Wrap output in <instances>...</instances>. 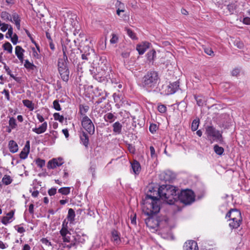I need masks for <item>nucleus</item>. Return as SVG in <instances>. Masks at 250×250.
Instances as JSON below:
<instances>
[{
    "mask_svg": "<svg viewBox=\"0 0 250 250\" xmlns=\"http://www.w3.org/2000/svg\"><path fill=\"white\" fill-rule=\"evenodd\" d=\"M9 25L8 24H6V23H1V27H0V30L2 31V32H5L7 30V29H8L9 28Z\"/></svg>",
    "mask_w": 250,
    "mask_h": 250,
    "instance_id": "obj_58",
    "label": "nucleus"
},
{
    "mask_svg": "<svg viewBox=\"0 0 250 250\" xmlns=\"http://www.w3.org/2000/svg\"><path fill=\"white\" fill-rule=\"evenodd\" d=\"M113 131L116 134H120L121 133L122 129V124L118 121L114 123L113 125Z\"/></svg>",
    "mask_w": 250,
    "mask_h": 250,
    "instance_id": "obj_25",
    "label": "nucleus"
},
{
    "mask_svg": "<svg viewBox=\"0 0 250 250\" xmlns=\"http://www.w3.org/2000/svg\"><path fill=\"white\" fill-rule=\"evenodd\" d=\"M53 117L55 120L59 121L61 123L63 122L64 117L62 115H61L59 113H55L53 114Z\"/></svg>",
    "mask_w": 250,
    "mask_h": 250,
    "instance_id": "obj_40",
    "label": "nucleus"
},
{
    "mask_svg": "<svg viewBox=\"0 0 250 250\" xmlns=\"http://www.w3.org/2000/svg\"><path fill=\"white\" fill-rule=\"evenodd\" d=\"M183 249L184 250H198L197 243L193 240H190L186 242Z\"/></svg>",
    "mask_w": 250,
    "mask_h": 250,
    "instance_id": "obj_14",
    "label": "nucleus"
},
{
    "mask_svg": "<svg viewBox=\"0 0 250 250\" xmlns=\"http://www.w3.org/2000/svg\"><path fill=\"white\" fill-rule=\"evenodd\" d=\"M80 49L82 54L83 60L88 61L90 60L92 56L94 55V51L90 48L88 46H83V43L81 42L80 44Z\"/></svg>",
    "mask_w": 250,
    "mask_h": 250,
    "instance_id": "obj_9",
    "label": "nucleus"
},
{
    "mask_svg": "<svg viewBox=\"0 0 250 250\" xmlns=\"http://www.w3.org/2000/svg\"><path fill=\"white\" fill-rule=\"evenodd\" d=\"M45 161L44 160L38 158L36 160V164L40 168L42 167L45 165Z\"/></svg>",
    "mask_w": 250,
    "mask_h": 250,
    "instance_id": "obj_43",
    "label": "nucleus"
},
{
    "mask_svg": "<svg viewBox=\"0 0 250 250\" xmlns=\"http://www.w3.org/2000/svg\"><path fill=\"white\" fill-rule=\"evenodd\" d=\"M234 43L235 45L240 49L242 48L244 46L243 43L239 41H235Z\"/></svg>",
    "mask_w": 250,
    "mask_h": 250,
    "instance_id": "obj_60",
    "label": "nucleus"
},
{
    "mask_svg": "<svg viewBox=\"0 0 250 250\" xmlns=\"http://www.w3.org/2000/svg\"><path fill=\"white\" fill-rule=\"evenodd\" d=\"M159 80V77L157 72L149 71L143 77L141 84L148 92H150L156 87Z\"/></svg>",
    "mask_w": 250,
    "mask_h": 250,
    "instance_id": "obj_4",
    "label": "nucleus"
},
{
    "mask_svg": "<svg viewBox=\"0 0 250 250\" xmlns=\"http://www.w3.org/2000/svg\"><path fill=\"white\" fill-rule=\"evenodd\" d=\"M28 154L29 153L28 152H24L23 151H21L20 154V157L21 159H25L27 157Z\"/></svg>",
    "mask_w": 250,
    "mask_h": 250,
    "instance_id": "obj_62",
    "label": "nucleus"
},
{
    "mask_svg": "<svg viewBox=\"0 0 250 250\" xmlns=\"http://www.w3.org/2000/svg\"><path fill=\"white\" fill-rule=\"evenodd\" d=\"M22 103L23 105L29 108L30 111H33L34 107V104H33L32 102L29 100H22Z\"/></svg>",
    "mask_w": 250,
    "mask_h": 250,
    "instance_id": "obj_31",
    "label": "nucleus"
},
{
    "mask_svg": "<svg viewBox=\"0 0 250 250\" xmlns=\"http://www.w3.org/2000/svg\"><path fill=\"white\" fill-rule=\"evenodd\" d=\"M146 60L149 64H153L156 58V52L152 49L146 54Z\"/></svg>",
    "mask_w": 250,
    "mask_h": 250,
    "instance_id": "obj_16",
    "label": "nucleus"
},
{
    "mask_svg": "<svg viewBox=\"0 0 250 250\" xmlns=\"http://www.w3.org/2000/svg\"><path fill=\"white\" fill-rule=\"evenodd\" d=\"M130 165L133 173L135 175H138L141 170V167L139 162L136 160H134L130 162Z\"/></svg>",
    "mask_w": 250,
    "mask_h": 250,
    "instance_id": "obj_17",
    "label": "nucleus"
},
{
    "mask_svg": "<svg viewBox=\"0 0 250 250\" xmlns=\"http://www.w3.org/2000/svg\"><path fill=\"white\" fill-rule=\"evenodd\" d=\"M30 151V141H27L26 142L25 145L24 146L22 150L21 151H23L24 152L29 153Z\"/></svg>",
    "mask_w": 250,
    "mask_h": 250,
    "instance_id": "obj_48",
    "label": "nucleus"
},
{
    "mask_svg": "<svg viewBox=\"0 0 250 250\" xmlns=\"http://www.w3.org/2000/svg\"><path fill=\"white\" fill-rule=\"evenodd\" d=\"M107 96V93L106 92H105V95L103 96L102 97L99 98L96 102V104H99L100 103H102L104 100H105L106 98V97Z\"/></svg>",
    "mask_w": 250,
    "mask_h": 250,
    "instance_id": "obj_55",
    "label": "nucleus"
},
{
    "mask_svg": "<svg viewBox=\"0 0 250 250\" xmlns=\"http://www.w3.org/2000/svg\"><path fill=\"white\" fill-rule=\"evenodd\" d=\"M160 187L159 188L150 187L146 194L145 199H150L151 203L148 204L150 209L147 207L144 209V212L146 215H150L152 213H158L160 209V201L161 199Z\"/></svg>",
    "mask_w": 250,
    "mask_h": 250,
    "instance_id": "obj_2",
    "label": "nucleus"
},
{
    "mask_svg": "<svg viewBox=\"0 0 250 250\" xmlns=\"http://www.w3.org/2000/svg\"><path fill=\"white\" fill-rule=\"evenodd\" d=\"M178 199L184 204L189 205L194 201V193L190 189H187L183 190L181 191L180 194H178Z\"/></svg>",
    "mask_w": 250,
    "mask_h": 250,
    "instance_id": "obj_6",
    "label": "nucleus"
},
{
    "mask_svg": "<svg viewBox=\"0 0 250 250\" xmlns=\"http://www.w3.org/2000/svg\"><path fill=\"white\" fill-rule=\"evenodd\" d=\"M112 240L116 244H119L121 240L120 238V233L116 230H113L111 232Z\"/></svg>",
    "mask_w": 250,
    "mask_h": 250,
    "instance_id": "obj_24",
    "label": "nucleus"
},
{
    "mask_svg": "<svg viewBox=\"0 0 250 250\" xmlns=\"http://www.w3.org/2000/svg\"><path fill=\"white\" fill-rule=\"evenodd\" d=\"M199 125V120L194 119L191 124V129L193 131L197 130Z\"/></svg>",
    "mask_w": 250,
    "mask_h": 250,
    "instance_id": "obj_37",
    "label": "nucleus"
},
{
    "mask_svg": "<svg viewBox=\"0 0 250 250\" xmlns=\"http://www.w3.org/2000/svg\"><path fill=\"white\" fill-rule=\"evenodd\" d=\"M157 213H152L150 215H147V218L145 219L146 226L150 228L155 229L159 225V222L157 219L154 218L153 216Z\"/></svg>",
    "mask_w": 250,
    "mask_h": 250,
    "instance_id": "obj_10",
    "label": "nucleus"
},
{
    "mask_svg": "<svg viewBox=\"0 0 250 250\" xmlns=\"http://www.w3.org/2000/svg\"><path fill=\"white\" fill-rule=\"evenodd\" d=\"M25 50L21 46H16L15 48V54L21 63H22L24 61L23 54Z\"/></svg>",
    "mask_w": 250,
    "mask_h": 250,
    "instance_id": "obj_18",
    "label": "nucleus"
},
{
    "mask_svg": "<svg viewBox=\"0 0 250 250\" xmlns=\"http://www.w3.org/2000/svg\"><path fill=\"white\" fill-rule=\"evenodd\" d=\"M24 66L28 70H34L36 69L35 66L33 63L30 62L28 60L24 61Z\"/></svg>",
    "mask_w": 250,
    "mask_h": 250,
    "instance_id": "obj_29",
    "label": "nucleus"
},
{
    "mask_svg": "<svg viewBox=\"0 0 250 250\" xmlns=\"http://www.w3.org/2000/svg\"><path fill=\"white\" fill-rule=\"evenodd\" d=\"M179 89V83L178 81L170 83L167 86L166 94L167 95L172 94L175 93Z\"/></svg>",
    "mask_w": 250,
    "mask_h": 250,
    "instance_id": "obj_11",
    "label": "nucleus"
},
{
    "mask_svg": "<svg viewBox=\"0 0 250 250\" xmlns=\"http://www.w3.org/2000/svg\"><path fill=\"white\" fill-rule=\"evenodd\" d=\"M80 112L82 115H84L89 110V106L80 104L79 106Z\"/></svg>",
    "mask_w": 250,
    "mask_h": 250,
    "instance_id": "obj_39",
    "label": "nucleus"
},
{
    "mask_svg": "<svg viewBox=\"0 0 250 250\" xmlns=\"http://www.w3.org/2000/svg\"><path fill=\"white\" fill-rule=\"evenodd\" d=\"M67 223L63 221L62 224V228L60 232L62 237L63 242L69 243L66 245L61 242H57V244L53 246L56 247L57 250H68L72 247L76 246L79 244H83L85 239L87 238L86 234L82 233L81 235L76 233L75 235H72L67 229Z\"/></svg>",
    "mask_w": 250,
    "mask_h": 250,
    "instance_id": "obj_1",
    "label": "nucleus"
},
{
    "mask_svg": "<svg viewBox=\"0 0 250 250\" xmlns=\"http://www.w3.org/2000/svg\"><path fill=\"white\" fill-rule=\"evenodd\" d=\"M229 218L230 222L229 226L232 229H237L241 225L242 217L240 210L233 208L231 209L226 214V218Z\"/></svg>",
    "mask_w": 250,
    "mask_h": 250,
    "instance_id": "obj_5",
    "label": "nucleus"
},
{
    "mask_svg": "<svg viewBox=\"0 0 250 250\" xmlns=\"http://www.w3.org/2000/svg\"><path fill=\"white\" fill-rule=\"evenodd\" d=\"M11 18L12 21H11L13 22L15 24L18 30H20L21 28V20L19 14L16 12L13 13L11 15Z\"/></svg>",
    "mask_w": 250,
    "mask_h": 250,
    "instance_id": "obj_19",
    "label": "nucleus"
},
{
    "mask_svg": "<svg viewBox=\"0 0 250 250\" xmlns=\"http://www.w3.org/2000/svg\"><path fill=\"white\" fill-rule=\"evenodd\" d=\"M57 192V188H55L49 189L48 191V193L50 196L54 195Z\"/></svg>",
    "mask_w": 250,
    "mask_h": 250,
    "instance_id": "obj_56",
    "label": "nucleus"
},
{
    "mask_svg": "<svg viewBox=\"0 0 250 250\" xmlns=\"http://www.w3.org/2000/svg\"><path fill=\"white\" fill-rule=\"evenodd\" d=\"M104 119L106 122L112 123L116 120V117L113 113L109 112L104 115Z\"/></svg>",
    "mask_w": 250,
    "mask_h": 250,
    "instance_id": "obj_27",
    "label": "nucleus"
},
{
    "mask_svg": "<svg viewBox=\"0 0 250 250\" xmlns=\"http://www.w3.org/2000/svg\"><path fill=\"white\" fill-rule=\"evenodd\" d=\"M13 181V179L10 176L8 175H5L2 179V183L6 185H10Z\"/></svg>",
    "mask_w": 250,
    "mask_h": 250,
    "instance_id": "obj_33",
    "label": "nucleus"
},
{
    "mask_svg": "<svg viewBox=\"0 0 250 250\" xmlns=\"http://www.w3.org/2000/svg\"><path fill=\"white\" fill-rule=\"evenodd\" d=\"M47 122H43L38 128L35 127L32 129V131L38 134L44 133L47 129Z\"/></svg>",
    "mask_w": 250,
    "mask_h": 250,
    "instance_id": "obj_21",
    "label": "nucleus"
},
{
    "mask_svg": "<svg viewBox=\"0 0 250 250\" xmlns=\"http://www.w3.org/2000/svg\"><path fill=\"white\" fill-rule=\"evenodd\" d=\"M59 72L61 76V79L64 82H66L69 80V70L68 68L59 70Z\"/></svg>",
    "mask_w": 250,
    "mask_h": 250,
    "instance_id": "obj_20",
    "label": "nucleus"
},
{
    "mask_svg": "<svg viewBox=\"0 0 250 250\" xmlns=\"http://www.w3.org/2000/svg\"><path fill=\"white\" fill-rule=\"evenodd\" d=\"M75 217V213L74 210L72 208H69L68 209V215L67 218L69 221L72 222L74 221Z\"/></svg>",
    "mask_w": 250,
    "mask_h": 250,
    "instance_id": "obj_32",
    "label": "nucleus"
},
{
    "mask_svg": "<svg viewBox=\"0 0 250 250\" xmlns=\"http://www.w3.org/2000/svg\"><path fill=\"white\" fill-rule=\"evenodd\" d=\"M236 6L234 3H231L228 5V10L229 11L230 14H233L234 10L236 9Z\"/></svg>",
    "mask_w": 250,
    "mask_h": 250,
    "instance_id": "obj_46",
    "label": "nucleus"
},
{
    "mask_svg": "<svg viewBox=\"0 0 250 250\" xmlns=\"http://www.w3.org/2000/svg\"><path fill=\"white\" fill-rule=\"evenodd\" d=\"M158 110L160 112L164 113L166 112L167 107L165 105L161 104L158 106Z\"/></svg>",
    "mask_w": 250,
    "mask_h": 250,
    "instance_id": "obj_54",
    "label": "nucleus"
},
{
    "mask_svg": "<svg viewBox=\"0 0 250 250\" xmlns=\"http://www.w3.org/2000/svg\"><path fill=\"white\" fill-rule=\"evenodd\" d=\"M68 62V58L66 54V53L64 51H63V57L62 58H60L58 59V70L68 68L67 65Z\"/></svg>",
    "mask_w": 250,
    "mask_h": 250,
    "instance_id": "obj_12",
    "label": "nucleus"
},
{
    "mask_svg": "<svg viewBox=\"0 0 250 250\" xmlns=\"http://www.w3.org/2000/svg\"><path fill=\"white\" fill-rule=\"evenodd\" d=\"M1 18L5 21H12L11 15L6 11H2L0 13Z\"/></svg>",
    "mask_w": 250,
    "mask_h": 250,
    "instance_id": "obj_30",
    "label": "nucleus"
},
{
    "mask_svg": "<svg viewBox=\"0 0 250 250\" xmlns=\"http://www.w3.org/2000/svg\"><path fill=\"white\" fill-rule=\"evenodd\" d=\"M25 33H26V35H27V36L28 37H29L30 39L31 40V41L33 43H35L36 42L33 39V38L32 37L31 34L30 33L29 31L28 30H25Z\"/></svg>",
    "mask_w": 250,
    "mask_h": 250,
    "instance_id": "obj_64",
    "label": "nucleus"
},
{
    "mask_svg": "<svg viewBox=\"0 0 250 250\" xmlns=\"http://www.w3.org/2000/svg\"><path fill=\"white\" fill-rule=\"evenodd\" d=\"M1 93L2 94H4L5 98L7 100H10V95L8 90L4 89Z\"/></svg>",
    "mask_w": 250,
    "mask_h": 250,
    "instance_id": "obj_61",
    "label": "nucleus"
},
{
    "mask_svg": "<svg viewBox=\"0 0 250 250\" xmlns=\"http://www.w3.org/2000/svg\"><path fill=\"white\" fill-rule=\"evenodd\" d=\"M70 187H63L61 188L58 190V192L62 195H67L70 192Z\"/></svg>",
    "mask_w": 250,
    "mask_h": 250,
    "instance_id": "obj_34",
    "label": "nucleus"
},
{
    "mask_svg": "<svg viewBox=\"0 0 250 250\" xmlns=\"http://www.w3.org/2000/svg\"><path fill=\"white\" fill-rule=\"evenodd\" d=\"M53 108L57 110V111H60L61 110V107L60 106V104L59 103V101L58 100H55L54 101L53 103Z\"/></svg>",
    "mask_w": 250,
    "mask_h": 250,
    "instance_id": "obj_47",
    "label": "nucleus"
},
{
    "mask_svg": "<svg viewBox=\"0 0 250 250\" xmlns=\"http://www.w3.org/2000/svg\"><path fill=\"white\" fill-rule=\"evenodd\" d=\"M82 125L90 135L95 132V126L91 119L86 115H84L82 120Z\"/></svg>",
    "mask_w": 250,
    "mask_h": 250,
    "instance_id": "obj_8",
    "label": "nucleus"
},
{
    "mask_svg": "<svg viewBox=\"0 0 250 250\" xmlns=\"http://www.w3.org/2000/svg\"><path fill=\"white\" fill-rule=\"evenodd\" d=\"M91 71V74L93 75V78L97 81H98L99 82H103L105 81V80H107V77L108 76L107 75H106V72H105V69H104V72L103 73H104V74H101L100 73H98V74H96L93 72V70H90Z\"/></svg>",
    "mask_w": 250,
    "mask_h": 250,
    "instance_id": "obj_15",
    "label": "nucleus"
},
{
    "mask_svg": "<svg viewBox=\"0 0 250 250\" xmlns=\"http://www.w3.org/2000/svg\"><path fill=\"white\" fill-rule=\"evenodd\" d=\"M112 38L110 40V42L111 44H114L117 43L118 42L119 38L118 36L115 34H112L111 35Z\"/></svg>",
    "mask_w": 250,
    "mask_h": 250,
    "instance_id": "obj_44",
    "label": "nucleus"
},
{
    "mask_svg": "<svg viewBox=\"0 0 250 250\" xmlns=\"http://www.w3.org/2000/svg\"><path fill=\"white\" fill-rule=\"evenodd\" d=\"M125 30L126 31L128 36H129L132 39L134 40L137 39L135 33L130 29L125 28Z\"/></svg>",
    "mask_w": 250,
    "mask_h": 250,
    "instance_id": "obj_45",
    "label": "nucleus"
},
{
    "mask_svg": "<svg viewBox=\"0 0 250 250\" xmlns=\"http://www.w3.org/2000/svg\"><path fill=\"white\" fill-rule=\"evenodd\" d=\"M149 129L150 132H151L152 133H154L158 129V127L156 124H151L149 126Z\"/></svg>",
    "mask_w": 250,
    "mask_h": 250,
    "instance_id": "obj_49",
    "label": "nucleus"
},
{
    "mask_svg": "<svg viewBox=\"0 0 250 250\" xmlns=\"http://www.w3.org/2000/svg\"><path fill=\"white\" fill-rule=\"evenodd\" d=\"M63 163L61 158H59L58 160L53 159L48 162L47 167L48 169H54L57 167L62 166Z\"/></svg>",
    "mask_w": 250,
    "mask_h": 250,
    "instance_id": "obj_13",
    "label": "nucleus"
},
{
    "mask_svg": "<svg viewBox=\"0 0 250 250\" xmlns=\"http://www.w3.org/2000/svg\"><path fill=\"white\" fill-rule=\"evenodd\" d=\"M205 134L208 140H210L211 138L219 141L222 140V135L220 131L216 130L213 126H207L206 127Z\"/></svg>",
    "mask_w": 250,
    "mask_h": 250,
    "instance_id": "obj_7",
    "label": "nucleus"
},
{
    "mask_svg": "<svg viewBox=\"0 0 250 250\" xmlns=\"http://www.w3.org/2000/svg\"><path fill=\"white\" fill-rule=\"evenodd\" d=\"M80 139L81 143L86 147H87L89 145V137L85 132L83 131L80 136Z\"/></svg>",
    "mask_w": 250,
    "mask_h": 250,
    "instance_id": "obj_23",
    "label": "nucleus"
},
{
    "mask_svg": "<svg viewBox=\"0 0 250 250\" xmlns=\"http://www.w3.org/2000/svg\"><path fill=\"white\" fill-rule=\"evenodd\" d=\"M214 151L217 154L221 155L224 153V149L222 147L219 146L217 145H215L214 146Z\"/></svg>",
    "mask_w": 250,
    "mask_h": 250,
    "instance_id": "obj_35",
    "label": "nucleus"
},
{
    "mask_svg": "<svg viewBox=\"0 0 250 250\" xmlns=\"http://www.w3.org/2000/svg\"><path fill=\"white\" fill-rule=\"evenodd\" d=\"M9 150L12 153H15L18 150V146L17 143L13 140H11L9 143Z\"/></svg>",
    "mask_w": 250,
    "mask_h": 250,
    "instance_id": "obj_28",
    "label": "nucleus"
},
{
    "mask_svg": "<svg viewBox=\"0 0 250 250\" xmlns=\"http://www.w3.org/2000/svg\"><path fill=\"white\" fill-rule=\"evenodd\" d=\"M15 228L17 230V231L20 233H23L25 231V229L22 227H19V226H15Z\"/></svg>",
    "mask_w": 250,
    "mask_h": 250,
    "instance_id": "obj_57",
    "label": "nucleus"
},
{
    "mask_svg": "<svg viewBox=\"0 0 250 250\" xmlns=\"http://www.w3.org/2000/svg\"><path fill=\"white\" fill-rule=\"evenodd\" d=\"M13 27L10 25L9 28L8 29V32L6 34V38L8 39L10 38L13 36Z\"/></svg>",
    "mask_w": 250,
    "mask_h": 250,
    "instance_id": "obj_51",
    "label": "nucleus"
},
{
    "mask_svg": "<svg viewBox=\"0 0 250 250\" xmlns=\"http://www.w3.org/2000/svg\"><path fill=\"white\" fill-rule=\"evenodd\" d=\"M11 41L14 44H16L18 42V36L14 34L11 38Z\"/></svg>",
    "mask_w": 250,
    "mask_h": 250,
    "instance_id": "obj_52",
    "label": "nucleus"
},
{
    "mask_svg": "<svg viewBox=\"0 0 250 250\" xmlns=\"http://www.w3.org/2000/svg\"><path fill=\"white\" fill-rule=\"evenodd\" d=\"M161 199L169 205H173L178 199L176 188L170 185L160 186Z\"/></svg>",
    "mask_w": 250,
    "mask_h": 250,
    "instance_id": "obj_3",
    "label": "nucleus"
},
{
    "mask_svg": "<svg viewBox=\"0 0 250 250\" xmlns=\"http://www.w3.org/2000/svg\"><path fill=\"white\" fill-rule=\"evenodd\" d=\"M149 47V43L146 42L143 44H138L137 45L136 49L138 51L140 55L143 54L146 50Z\"/></svg>",
    "mask_w": 250,
    "mask_h": 250,
    "instance_id": "obj_22",
    "label": "nucleus"
},
{
    "mask_svg": "<svg viewBox=\"0 0 250 250\" xmlns=\"http://www.w3.org/2000/svg\"><path fill=\"white\" fill-rule=\"evenodd\" d=\"M10 220V219L7 216H4L2 218L1 222L2 224L6 225L11 222Z\"/></svg>",
    "mask_w": 250,
    "mask_h": 250,
    "instance_id": "obj_59",
    "label": "nucleus"
},
{
    "mask_svg": "<svg viewBox=\"0 0 250 250\" xmlns=\"http://www.w3.org/2000/svg\"><path fill=\"white\" fill-rule=\"evenodd\" d=\"M2 63L4 65V69L5 70L7 74L9 75L11 78L15 80L16 77L14 76L13 74H11V71L9 67L6 64V63L4 62H2Z\"/></svg>",
    "mask_w": 250,
    "mask_h": 250,
    "instance_id": "obj_41",
    "label": "nucleus"
},
{
    "mask_svg": "<svg viewBox=\"0 0 250 250\" xmlns=\"http://www.w3.org/2000/svg\"><path fill=\"white\" fill-rule=\"evenodd\" d=\"M243 22L246 25H250V18L245 17L243 19Z\"/></svg>",
    "mask_w": 250,
    "mask_h": 250,
    "instance_id": "obj_63",
    "label": "nucleus"
},
{
    "mask_svg": "<svg viewBox=\"0 0 250 250\" xmlns=\"http://www.w3.org/2000/svg\"><path fill=\"white\" fill-rule=\"evenodd\" d=\"M9 125L12 129L16 128L17 126L16 119L13 117L10 118L9 121Z\"/></svg>",
    "mask_w": 250,
    "mask_h": 250,
    "instance_id": "obj_42",
    "label": "nucleus"
},
{
    "mask_svg": "<svg viewBox=\"0 0 250 250\" xmlns=\"http://www.w3.org/2000/svg\"><path fill=\"white\" fill-rule=\"evenodd\" d=\"M3 49L7 51L9 53H12L13 47L12 45L9 42H6L2 45Z\"/></svg>",
    "mask_w": 250,
    "mask_h": 250,
    "instance_id": "obj_36",
    "label": "nucleus"
},
{
    "mask_svg": "<svg viewBox=\"0 0 250 250\" xmlns=\"http://www.w3.org/2000/svg\"><path fill=\"white\" fill-rule=\"evenodd\" d=\"M203 48L205 53H206L207 55L211 56H214V52L210 47L204 45L203 46Z\"/></svg>",
    "mask_w": 250,
    "mask_h": 250,
    "instance_id": "obj_38",
    "label": "nucleus"
},
{
    "mask_svg": "<svg viewBox=\"0 0 250 250\" xmlns=\"http://www.w3.org/2000/svg\"><path fill=\"white\" fill-rule=\"evenodd\" d=\"M195 99L196 101L197 104L199 106H203L204 104V100L199 96H195Z\"/></svg>",
    "mask_w": 250,
    "mask_h": 250,
    "instance_id": "obj_50",
    "label": "nucleus"
},
{
    "mask_svg": "<svg viewBox=\"0 0 250 250\" xmlns=\"http://www.w3.org/2000/svg\"><path fill=\"white\" fill-rule=\"evenodd\" d=\"M125 66L128 69L133 68L135 64V59L134 58H131L129 60H124Z\"/></svg>",
    "mask_w": 250,
    "mask_h": 250,
    "instance_id": "obj_26",
    "label": "nucleus"
},
{
    "mask_svg": "<svg viewBox=\"0 0 250 250\" xmlns=\"http://www.w3.org/2000/svg\"><path fill=\"white\" fill-rule=\"evenodd\" d=\"M42 243L48 246H52V244L47 238H43L41 240Z\"/></svg>",
    "mask_w": 250,
    "mask_h": 250,
    "instance_id": "obj_53",
    "label": "nucleus"
}]
</instances>
